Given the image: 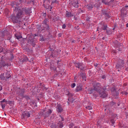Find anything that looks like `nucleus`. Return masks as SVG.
Here are the masks:
<instances>
[{
	"label": "nucleus",
	"mask_w": 128,
	"mask_h": 128,
	"mask_svg": "<svg viewBox=\"0 0 128 128\" xmlns=\"http://www.w3.org/2000/svg\"><path fill=\"white\" fill-rule=\"evenodd\" d=\"M74 124L71 123L70 125H69V128H74Z\"/></svg>",
	"instance_id": "nucleus-31"
},
{
	"label": "nucleus",
	"mask_w": 128,
	"mask_h": 128,
	"mask_svg": "<svg viewBox=\"0 0 128 128\" xmlns=\"http://www.w3.org/2000/svg\"><path fill=\"white\" fill-rule=\"evenodd\" d=\"M18 12L16 14V15L12 18V20L13 22L15 24H20V18H24L26 14H30V9L29 8H22V9L19 8L18 10H16Z\"/></svg>",
	"instance_id": "nucleus-1"
},
{
	"label": "nucleus",
	"mask_w": 128,
	"mask_h": 128,
	"mask_svg": "<svg viewBox=\"0 0 128 128\" xmlns=\"http://www.w3.org/2000/svg\"><path fill=\"white\" fill-rule=\"evenodd\" d=\"M112 94L115 98H117L118 96V92H116V91L114 90L112 92Z\"/></svg>",
	"instance_id": "nucleus-18"
},
{
	"label": "nucleus",
	"mask_w": 128,
	"mask_h": 128,
	"mask_svg": "<svg viewBox=\"0 0 128 128\" xmlns=\"http://www.w3.org/2000/svg\"><path fill=\"white\" fill-rule=\"evenodd\" d=\"M6 78H10V74H9L8 72H6Z\"/></svg>",
	"instance_id": "nucleus-25"
},
{
	"label": "nucleus",
	"mask_w": 128,
	"mask_h": 128,
	"mask_svg": "<svg viewBox=\"0 0 128 128\" xmlns=\"http://www.w3.org/2000/svg\"><path fill=\"white\" fill-rule=\"evenodd\" d=\"M75 66L76 68H80V70H84L86 68V66L82 64V63H75Z\"/></svg>",
	"instance_id": "nucleus-5"
},
{
	"label": "nucleus",
	"mask_w": 128,
	"mask_h": 128,
	"mask_svg": "<svg viewBox=\"0 0 128 128\" xmlns=\"http://www.w3.org/2000/svg\"><path fill=\"white\" fill-rule=\"evenodd\" d=\"M60 118L62 122H64V118L62 117H60Z\"/></svg>",
	"instance_id": "nucleus-41"
},
{
	"label": "nucleus",
	"mask_w": 128,
	"mask_h": 128,
	"mask_svg": "<svg viewBox=\"0 0 128 128\" xmlns=\"http://www.w3.org/2000/svg\"><path fill=\"white\" fill-rule=\"evenodd\" d=\"M86 20H88V21L90 20V18H87Z\"/></svg>",
	"instance_id": "nucleus-52"
},
{
	"label": "nucleus",
	"mask_w": 128,
	"mask_h": 128,
	"mask_svg": "<svg viewBox=\"0 0 128 128\" xmlns=\"http://www.w3.org/2000/svg\"><path fill=\"white\" fill-rule=\"evenodd\" d=\"M76 90L77 92L82 90V84L77 85Z\"/></svg>",
	"instance_id": "nucleus-12"
},
{
	"label": "nucleus",
	"mask_w": 128,
	"mask_h": 128,
	"mask_svg": "<svg viewBox=\"0 0 128 128\" xmlns=\"http://www.w3.org/2000/svg\"><path fill=\"white\" fill-rule=\"evenodd\" d=\"M30 106H36V102H34V101L32 100L30 102Z\"/></svg>",
	"instance_id": "nucleus-20"
},
{
	"label": "nucleus",
	"mask_w": 128,
	"mask_h": 128,
	"mask_svg": "<svg viewBox=\"0 0 128 128\" xmlns=\"http://www.w3.org/2000/svg\"><path fill=\"white\" fill-rule=\"evenodd\" d=\"M44 29H42V30H44Z\"/></svg>",
	"instance_id": "nucleus-59"
},
{
	"label": "nucleus",
	"mask_w": 128,
	"mask_h": 128,
	"mask_svg": "<svg viewBox=\"0 0 128 128\" xmlns=\"http://www.w3.org/2000/svg\"><path fill=\"white\" fill-rule=\"evenodd\" d=\"M0 66H8V64H6L4 61L2 60L0 61Z\"/></svg>",
	"instance_id": "nucleus-16"
},
{
	"label": "nucleus",
	"mask_w": 128,
	"mask_h": 128,
	"mask_svg": "<svg viewBox=\"0 0 128 128\" xmlns=\"http://www.w3.org/2000/svg\"><path fill=\"white\" fill-rule=\"evenodd\" d=\"M88 10H92V4L88 5Z\"/></svg>",
	"instance_id": "nucleus-27"
},
{
	"label": "nucleus",
	"mask_w": 128,
	"mask_h": 128,
	"mask_svg": "<svg viewBox=\"0 0 128 128\" xmlns=\"http://www.w3.org/2000/svg\"><path fill=\"white\" fill-rule=\"evenodd\" d=\"M46 22H48V19H45L43 20L42 22V24H44V26H46L48 25V24H46Z\"/></svg>",
	"instance_id": "nucleus-23"
},
{
	"label": "nucleus",
	"mask_w": 128,
	"mask_h": 128,
	"mask_svg": "<svg viewBox=\"0 0 128 128\" xmlns=\"http://www.w3.org/2000/svg\"><path fill=\"white\" fill-rule=\"evenodd\" d=\"M30 112H24L22 114V118L26 120V118H30Z\"/></svg>",
	"instance_id": "nucleus-6"
},
{
	"label": "nucleus",
	"mask_w": 128,
	"mask_h": 128,
	"mask_svg": "<svg viewBox=\"0 0 128 128\" xmlns=\"http://www.w3.org/2000/svg\"><path fill=\"white\" fill-rule=\"evenodd\" d=\"M34 36H38V35L36 34H35Z\"/></svg>",
	"instance_id": "nucleus-53"
},
{
	"label": "nucleus",
	"mask_w": 128,
	"mask_h": 128,
	"mask_svg": "<svg viewBox=\"0 0 128 128\" xmlns=\"http://www.w3.org/2000/svg\"><path fill=\"white\" fill-rule=\"evenodd\" d=\"M11 58H12V59L14 58V56H11Z\"/></svg>",
	"instance_id": "nucleus-50"
},
{
	"label": "nucleus",
	"mask_w": 128,
	"mask_h": 128,
	"mask_svg": "<svg viewBox=\"0 0 128 128\" xmlns=\"http://www.w3.org/2000/svg\"><path fill=\"white\" fill-rule=\"evenodd\" d=\"M124 66V60L120 59L118 61V63L116 65V68H122Z\"/></svg>",
	"instance_id": "nucleus-3"
},
{
	"label": "nucleus",
	"mask_w": 128,
	"mask_h": 128,
	"mask_svg": "<svg viewBox=\"0 0 128 128\" xmlns=\"http://www.w3.org/2000/svg\"><path fill=\"white\" fill-rule=\"evenodd\" d=\"M56 111L58 112H64V108L62 107L61 106L60 104H58L56 106Z\"/></svg>",
	"instance_id": "nucleus-8"
},
{
	"label": "nucleus",
	"mask_w": 128,
	"mask_h": 128,
	"mask_svg": "<svg viewBox=\"0 0 128 128\" xmlns=\"http://www.w3.org/2000/svg\"><path fill=\"white\" fill-rule=\"evenodd\" d=\"M11 6L12 8H14V10H18V4H16V2H13Z\"/></svg>",
	"instance_id": "nucleus-11"
},
{
	"label": "nucleus",
	"mask_w": 128,
	"mask_h": 128,
	"mask_svg": "<svg viewBox=\"0 0 128 128\" xmlns=\"http://www.w3.org/2000/svg\"><path fill=\"white\" fill-rule=\"evenodd\" d=\"M74 20H76V17H74Z\"/></svg>",
	"instance_id": "nucleus-55"
},
{
	"label": "nucleus",
	"mask_w": 128,
	"mask_h": 128,
	"mask_svg": "<svg viewBox=\"0 0 128 128\" xmlns=\"http://www.w3.org/2000/svg\"><path fill=\"white\" fill-rule=\"evenodd\" d=\"M10 102H12V101H10Z\"/></svg>",
	"instance_id": "nucleus-60"
},
{
	"label": "nucleus",
	"mask_w": 128,
	"mask_h": 128,
	"mask_svg": "<svg viewBox=\"0 0 128 128\" xmlns=\"http://www.w3.org/2000/svg\"><path fill=\"white\" fill-rule=\"evenodd\" d=\"M112 30L110 29H107L106 30V34H108V36H110V34H112Z\"/></svg>",
	"instance_id": "nucleus-21"
},
{
	"label": "nucleus",
	"mask_w": 128,
	"mask_h": 128,
	"mask_svg": "<svg viewBox=\"0 0 128 128\" xmlns=\"http://www.w3.org/2000/svg\"><path fill=\"white\" fill-rule=\"evenodd\" d=\"M24 2V0H20V4H22Z\"/></svg>",
	"instance_id": "nucleus-43"
},
{
	"label": "nucleus",
	"mask_w": 128,
	"mask_h": 128,
	"mask_svg": "<svg viewBox=\"0 0 128 128\" xmlns=\"http://www.w3.org/2000/svg\"><path fill=\"white\" fill-rule=\"evenodd\" d=\"M111 122H112V126H114V120L113 119L111 120Z\"/></svg>",
	"instance_id": "nucleus-35"
},
{
	"label": "nucleus",
	"mask_w": 128,
	"mask_h": 128,
	"mask_svg": "<svg viewBox=\"0 0 128 128\" xmlns=\"http://www.w3.org/2000/svg\"><path fill=\"white\" fill-rule=\"evenodd\" d=\"M4 50V48L0 46V52H2Z\"/></svg>",
	"instance_id": "nucleus-38"
},
{
	"label": "nucleus",
	"mask_w": 128,
	"mask_h": 128,
	"mask_svg": "<svg viewBox=\"0 0 128 128\" xmlns=\"http://www.w3.org/2000/svg\"><path fill=\"white\" fill-rule=\"evenodd\" d=\"M44 28H46V30H48V31H50V26H48V24H47L46 26H44Z\"/></svg>",
	"instance_id": "nucleus-24"
},
{
	"label": "nucleus",
	"mask_w": 128,
	"mask_h": 128,
	"mask_svg": "<svg viewBox=\"0 0 128 128\" xmlns=\"http://www.w3.org/2000/svg\"><path fill=\"white\" fill-rule=\"evenodd\" d=\"M102 14L104 16H106V18H110V13L107 11H104L102 12Z\"/></svg>",
	"instance_id": "nucleus-14"
},
{
	"label": "nucleus",
	"mask_w": 128,
	"mask_h": 128,
	"mask_svg": "<svg viewBox=\"0 0 128 128\" xmlns=\"http://www.w3.org/2000/svg\"><path fill=\"white\" fill-rule=\"evenodd\" d=\"M103 28H102V30H108V25L106 24H103Z\"/></svg>",
	"instance_id": "nucleus-22"
},
{
	"label": "nucleus",
	"mask_w": 128,
	"mask_h": 128,
	"mask_svg": "<svg viewBox=\"0 0 128 128\" xmlns=\"http://www.w3.org/2000/svg\"><path fill=\"white\" fill-rule=\"evenodd\" d=\"M111 104H112V105L114 104V102H112L111 103Z\"/></svg>",
	"instance_id": "nucleus-49"
},
{
	"label": "nucleus",
	"mask_w": 128,
	"mask_h": 128,
	"mask_svg": "<svg viewBox=\"0 0 128 128\" xmlns=\"http://www.w3.org/2000/svg\"><path fill=\"white\" fill-rule=\"evenodd\" d=\"M114 0H110V2L108 0H102V2L104 4H110V2H113Z\"/></svg>",
	"instance_id": "nucleus-13"
},
{
	"label": "nucleus",
	"mask_w": 128,
	"mask_h": 128,
	"mask_svg": "<svg viewBox=\"0 0 128 128\" xmlns=\"http://www.w3.org/2000/svg\"><path fill=\"white\" fill-rule=\"evenodd\" d=\"M16 38H17V40H20V38H22V36L20 35H16Z\"/></svg>",
	"instance_id": "nucleus-28"
},
{
	"label": "nucleus",
	"mask_w": 128,
	"mask_h": 128,
	"mask_svg": "<svg viewBox=\"0 0 128 128\" xmlns=\"http://www.w3.org/2000/svg\"><path fill=\"white\" fill-rule=\"evenodd\" d=\"M0 102L4 103V102H8V101L6 99H4L2 101H0Z\"/></svg>",
	"instance_id": "nucleus-34"
},
{
	"label": "nucleus",
	"mask_w": 128,
	"mask_h": 128,
	"mask_svg": "<svg viewBox=\"0 0 128 128\" xmlns=\"http://www.w3.org/2000/svg\"><path fill=\"white\" fill-rule=\"evenodd\" d=\"M94 90L98 94L99 96L102 98H104L106 96H108V94L106 92V88H102V85L98 82L95 83L93 85V89L90 90V92H94Z\"/></svg>",
	"instance_id": "nucleus-2"
},
{
	"label": "nucleus",
	"mask_w": 128,
	"mask_h": 128,
	"mask_svg": "<svg viewBox=\"0 0 128 128\" xmlns=\"http://www.w3.org/2000/svg\"><path fill=\"white\" fill-rule=\"evenodd\" d=\"M126 28H128V23L126 24Z\"/></svg>",
	"instance_id": "nucleus-51"
},
{
	"label": "nucleus",
	"mask_w": 128,
	"mask_h": 128,
	"mask_svg": "<svg viewBox=\"0 0 128 128\" xmlns=\"http://www.w3.org/2000/svg\"><path fill=\"white\" fill-rule=\"evenodd\" d=\"M102 40H104V38H102Z\"/></svg>",
	"instance_id": "nucleus-58"
},
{
	"label": "nucleus",
	"mask_w": 128,
	"mask_h": 128,
	"mask_svg": "<svg viewBox=\"0 0 128 128\" xmlns=\"http://www.w3.org/2000/svg\"><path fill=\"white\" fill-rule=\"evenodd\" d=\"M94 6H96L95 4V5H94Z\"/></svg>",
	"instance_id": "nucleus-57"
},
{
	"label": "nucleus",
	"mask_w": 128,
	"mask_h": 128,
	"mask_svg": "<svg viewBox=\"0 0 128 128\" xmlns=\"http://www.w3.org/2000/svg\"><path fill=\"white\" fill-rule=\"evenodd\" d=\"M44 16H46V14H44Z\"/></svg>",
	"instance_id": "nucleus-56"
},
{
	"label": "nucleus",
	"mask_w": 128,
	"mask_h": 128,
	"mask_svg": "<svg viewBox=\"0 0 128 128\" xmlns=\"http://www.w3.org/2000/svg\"><path fill=\"white\" fill-rule=\"evenodd\" d=\"M39 30H40V28H39Z\"/></svg>",
	"instance_id": "nucleus-63"
},
{
	"label": "nucleus",
	"mask_w": 128,
	"mask_h": 128,
	"mask_svg": "<svg viewBox=\"0 0 128 128\" xmlns=\"http://www.w3.org/2000/svg\"><path fill=\"white\" fill-rule=\"evenodd\" d=\"M52 112V110L48 109V111L46 112L45 114H44V118H48L50 116V114Z\"/></svg>",
	"instance_id": "nucleus-10"
},
{
	"label": "nucleus",
	"mask_w": 128,
	"mask_h": 128,
	"mask_svg": "<svg viewBox=\"0 0 128 128\" xmlns=\"http://www.w3.org/2000/svg\"><path fill=\"white\" fill-rule=\"evenodd\" d=\"M22 62H28V57H25L24 59L22 60Z\"/></svg>",
	"instance_id": "nucleus-29"
},
{
	"label": "nucleus",
	"mask_w": 128,
	"mask_h": 128,
	"mask_svg": "<svg viewBox=\"0 0 128 128\" xmlns=\"http://www.w3.org/2000/svg\"><path fill=\"white\" fill-rule=\"evenodd\" d=\"M79 76L82 78V80H86V74L82 72L81 74H79Z\"/></svg>",
	"instance_id": "nucleus-17"
},
{
	"label": "nucleus",
	"mask_w": 128,
	"mask_h": 128,
	"mask_svg": "<svg viewBox=\"0 0 128 128\" xmlns=\"http://www.w3.org/2000/svg\"><path fill=\"white\" fill-rule=\"evenodd\" d=\"M58 128V126H56L55 124H52L51 126H50V128Z\"/></svg>",
	"instance_id": "nucleus-26"
},
{
	"label": "nucleus",
	"mask_w": 128,
	"mask_h": 128,
	"mask_svg": "<svg viewBox=\"0 0 128 128\" xmlns=\"http://www.w3.org/2000/svg\"><path fill=\"white\" fill-rule=\"evenodd\" d=\"M128 14V11L126 10V8H122L121 10V16L124 18Z\"/></svg>",
	"instance_id": "nucleus-7"
},
{
	"label": "nucleus",
	"mask_w": 128,
	"mask_h": 128,
	"mask_svg": "<svg viewBox=\"0 0 128 128\" xmlns=\"http://www.w3.org/2000/svg\"><path fill=\"white\" fill-rule=\"evenodd\" d=\"M60 36V34H59V36Z\"/></svg>",
	"instance_id": "nucleus-61"
},
{
	"label": "nucleus",
	"mask_w": 128,
	"mask_h": 128,
	"mask_svg": "<svg viewBox=\"0 0 128 128\" xmlns=\"http://www.w3.org/2000/svg\"><path fill=\"white\" fill-rule=\"evenodd\" d=\"M66 28V24H64L62 26V28Z\"/></svg>",
	"instance_id": "nucleus-36"
},
{
	"label": "nucleus",
	"mask_w": 128,
	"mask_h": 128,
	"mask_svg": "<svg viewBox=\"0 0 128 128\" xmlns=\"http://www.w3.org/2000/svg\"><path fill=\"white\" fill-rule=\"evenodd\" d=\"M72 4L74 8H78V0H74L72 2Z\"/></svg>",
	"instance_id": "nucleus-9"
},
{
	"label": "nucleus",
	"mask_w": 128,
	"mask_h": 128,
	"mask_svg": "<svg viewBox=\"0 0 128 128\" xmlns=\"http://www.w3.org/2000/svg\"><path fill=\"white\" fill-rule=\"evenodd\" d=\"M55 2H56V0H53L52 2V4H54Z\"/></svg>",
	"instance_id": "nucleus-37"
},
{
	"label": "nucleus",
	"mask_w": 128,
	"mask_h": 128,
	"mask_svg": "<svg viewBox=\"0 0 128 128\" xmlns=\"http://www.w3.org/2000/svg\"><path fill=\"white\" fill-rule=\"evenodd\" d=\"M117 115L116 114H114V116H116Z\"/></svg>",
	"instance_id": "nucleus-54"
},
{
	"label": "nucleus",
	"mask_w": 128,
	"mask_h": 128,
	"mask_svg": "<svg viewBox=\"0 0 128 128\" xmlns=\"http://www.w3.org/2000/svg\"><path fill=\"white\" fill-rule=\"evenodd\" d=\"M74 16V14H72V12L68 11L66 12V18H72Z\"/></svg>",
	"instance_id": "nucleus-15"
},
{
	"label": "nucleus",
	"mask_w": 128,
	"mask_h": 128,
	"mask_svg": "<svg viewBox=\"0 0 128 128\" xmlns=\"http://www.w3.org/2000/svg\"><path fill=\"white\" fill-rule=\"evenodd\" d=\"M48 8L50 9V10H52V6H48Z\"/></svg>",
	"instance_id": "nucleus-44"
},
{
	"label": "nucleus",
	"mask_w": 128,
	"mask_h": 128,
	"mask_svg": "<svg viewBox=\"0 0 128 128\" xmlns=\"http://www.w3.org/2000/svg\"><path fill=\"white\" fill-rule=\"evenodd\" d=\"M117 50H118V52H122V50H120V48H118V49H117Z\"/></svg>",
	"instance_id": "nucleus-42"
},
{
	"label": "nucleus",
	"mask_w": 128,
	"mask_h": 128,
	"mask_svg": "<svg viewBox=\"0 0 128 128\" xmlns=\"http://www.w3.org/2000/svg\"><path fill=\"white\" fill-rule=\"evenodd\" d=\"M28 44H32V46H36V43H34V37L32 36H28Z\"/></svg>",
	"instance_id": "nucleus-4"
},
{
	"label": "nucleus",
	"mask_w": 128,
	"mask_h": 128,
	"mask_svg": "<svg viewBox=\"0 0 128 128\" xmlns=\"http://www.w3.org/2000/svg\"><path fill=\"white\" fill-rule=\"evenodd\" d=\"M76 86V83H73L72 84H71V87L74 88Z\"/></svg>",
	"instance_id": "nucleus-33"
},
{
	"label": "nucleus",
	"mask_w": 128,
	"mask_h": 128,
	"mask_svg": "<svg viewBox=\"0 0 128 128\" xmlns=\"http://www.w3.org/2000/svg\"><path fill=\"white\" fill-rule=\"evenodd\" d=\"M86 110H92V106H86Z\"/></svg>",
	"instance_id": "nucleus-32"
},
{
	"label": "nucleus",
	"mask_w": 128,
	"mask_h": 128,
	"mask_svg": "<svg viewBox=\"0 0 128 128\" xmlns=\"http://www.w3.org/2000/svg\"><path fill=\"white\" fill-rule=\"evenodd\" d=\"M1 104V106H2V108L4 109L6 108V104H4V103L2 102H0Z\"/></svg>",
	"instance_id": "nucleus-30"
},
{
	"label": "nucleus",
	"mask_w": 128,
	"mask_h": 128,
	"mask_svg": "<svg viewBox=\"0 0 128 128\" xmlns=\"http://www.w3.org/2000/svg\"><path fill=\"white\" fill-rule=\"evenodd\" d=\"M126 8H128V6H125V7L124 8H125V10H126Z\"/></svg>",
	"instance_id": "nucleus-47"
},
{
	"label": "nucleus",
	"mask_w": 128,
	"mask_h": 128,
	"mask_svg": "<svg viewBox=\"0 0 128 128\" xmlns=\"http://www.w3.org/2000/svg\"><path fill=\"white\" fill-rule=\"evenodd\" d=\"M124 94H125L126 96V94H128V92H124Z\"/></svg>",
	"instance_id": "nucleus-46"
},
{
	"label": "nucleus",
	"mask_w": 128,
	"mask_h": 128,
	"mask_svg": "<svg viewBox=\"0 0 128 128\" xmlns=\"http://www.w3.org/2000/svg\"><path fill=\"white\" fill-rule=\"evenodd\" d=\"M4 114H5V116H6V113H4Z\"/></svg>",
	"instance_id": "nucleus-62"
},
{
	"label": "nucleus",
	"mask_w": 128,
	"mask_h": 128,
	"mask_svg": "<svg viewBox=\"0 0 128 128\" xmlns=\"http://www.w3.org/2000/svg\"><path fill=\"white\" fill-rule=\"evenodd\" d=\"M94 66L96 67V66H98V64H94Z\"/></svg>",
	"instance_id": "nucleus-48"
},
{
	"label": "nucleus",
	"mask_w": 128,
	"mask_h": 128,
	"mask_svg": "<svg viewBox=\"0 0 128 128\" xmlns=\"http://www.w3.org/2000/svg\"><path fill=\"white\" fill-rule=\"evenodd\" d=\"M126 70L128 72V63L127 66H126Z\"/></svg>",
	"instance_id": "nucleus-40"
},
{
	"label": "nucleus",
	"mask_w": 128,
	"mask_h": 128,
	"mask_svg": "<svg viewBox=\"0 0 128 128\" xmlns=\"http://www.w3.org/2000/svg\"><path fill=\"white\" fill-rule=\"evenodd\" d=\"M102 78H103V79L106 78V76L105 75L102 76Z\"/></svg>",
	"instance_id": "nucleus-39"
},
{
	"label": "nucleus",
	"mask_w": 128,
	"mask_h": 128,
	"mask_svg": "<svg viewBox=\"0 0 128 128\" xmlns=\"http://www.w3.org/2000/svg\"><path fill=\"white\" fill-rule=\"evenodd\" d=\"M2 90V86H0V90Z\"/></svg>",
	"instance_id": "nucleus-45"
},
{
	"label": "nucleus",
	"mask_w": 128,
	"mask_h": 128,
	"mask_svg": "<svg viewBox=\"0 0 128 128\" xmlns=\"http://www.w3.org/2000/svg\"><path fill=\"white\" fill-rule=\"evenodd\" d=\"M64 127V124H62V122L59 121V122L57 124V128H62Z\"/></svg>",
	"instance_id": "nucleus-19"
}]
</instances>
